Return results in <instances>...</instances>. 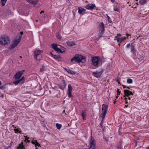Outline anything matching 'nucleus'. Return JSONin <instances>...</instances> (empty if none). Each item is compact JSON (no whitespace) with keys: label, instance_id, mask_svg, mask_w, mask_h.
<instances>
[{"label":"nucleus","instance_id":"nucleus-10","mask_svg":"<svg viewBox=\"0 0 149 149\" xmlns=\"http://www.w3.org/2000/svg\"><path fill=\"white\" fill-rule=\"evenodd\" d=\"M24 71V70H23L20 71H19L17 72L16 73L14 76L15 79H19L21 77Z\"/></svg>","mask_w":149,"mask_h":149},{"label":"nucleus","instance_id":"nucleus-20","mask_svg":"<svg viewBox=\"0 0 149 149\" xmlns=\"http://www.w3.org/2000/svg\"><path fill=\"white\" fill-rule=\"evenodd\" d=\"M23 143L22 142L21 144L19 145V147L18 149L20 148V149H25L24 146L23 145Z\"/></svg>","mask_w":149,"mask_h":149},{"label":"nucleus","instance_id":"nucleus-49","mask_svg":"<svg viewBox=\"0 0 149 149\" xmlns=\"http://www.w3.org/2000/svg\"><path fill=\"white\" fill-rule=\"evenodd\" d=\"M123 86L124 88H125L127 87L125 85H123Z\"/></svg>","mask_w":149,"mask_h":149},{"label":"nucleus","instance_id":"nucleus-47","mask_svg":"<svg viewBox=\"0 0 149 149\" xmlns=\"http://www.w3.org/2000/svg\"><path fill=\"white\" fill-rule=\"evenodd\" d=\"M12 127H13L14 128H15V129H16V127H15V126L14 125H12Z\"/></svg>","mask_w":149,"mask_h":149},{"label":"nucleus","instance_id":"nucleus-8","mask_svg":"<svg viewBox=\"0 0 149 149\" xmlns=\"http://www.w3.org/2000/svg\"><path fill=\"white\" fill-rule=\"evenodd\" d=\"M42 51L41 50H36L34 52L35 58L37 60H40V58L38 57L40 56V54Z\"/></svg>","mask_w":149,"mask_h":149},{"label":"nucleus","instance_id":"nucleus-4","mask_svg":"<svg viewBox=\"0 0 149 149\" xmlns=\"http://www.w3.org/2000/svg\"><path fill=\"white\" fill-rule=\"evenodd\" d=\"M21 37V36H20L18 39H16L15 40L13 43L10 46V49H13L17 46L20 41Z\"/></svg>","mask_w":149,"mask_h":149},{"label":"nucleus","instance_id":"nucleus-35","mask_svg":"<svg viewBox=\"0 0 149 149\" xmlns=\"http://www.w3.org/2000/svg\"><path fill=\"white\" fill-rule=\"evenodd\" d=\"M85 111L83 110L81 111V115L82 116H85Z\"/></svg>","mask_w":149,"mask_h":149},{"label":"nucleus","instance_id":"nucleus-14","mask_svg":"<svg viewBox=\"0 0 149 149\" xmlns=\"http://www.w3.org/2000/svg\"><path fill=\"white\" fill-rule=\"evenodd\" d=\"M124 94L125 95L124 97L127 96L128 97L130 95H133V93L131 91H130L129 90H124Z\"/></svg>","mask_w":149,"mask_h":149},{"label":"nucleus","instance_id":"nucleus-15","mask_svg":"<svg viewBox=\"0 0 149 149\" xmlns=\"http://www.w3.org/2000/svg\"><path fill=\"white\" fill-rule=\"evenodd\" d=\"M26 1L28 2L33 5L37 4L38 2L37 0H26Z\"/></svg>","mask_w":149,"mask_h":149},{"label":"nucleus","instance_id":"nucleus-39","mask_svg":"<svg viewBox=\"0 0 149 149\" xmlns=\"http://www.w3.org/2000/svg\"><path fill=\"white\" fill-rule=\"evenodd\" d=\"M24 137H25V140H24V141L25 142H26V141L28 140L29 138V137H27L26 136H25Z\"/></svg>","mask_w":149,"mask_h":149},{"label":"nucleus","instance_id":"nucleus-1","mask_svg":"<svg viewBox=\"0 0 149 149\" xmlns=\"http://www.w3.org/2000/svg\"><path fill=\"white\" fill-rule=\"evenodd\" d=\"M72 62H78L84 63L86 61L85 58L81 55L76 54L75 56L71 59Z\"/></svg>","mask_w":149,"mask_h":149},{"label":"nucleus","instance_id":"nucleus-34","mask_svg":"<svg viewBox=\"0 0 149 149\" xmlns=\"http://www.w3.org/2000/svg\"><path fill=\"white\" fill-rule=\"evenodd\" d=\"M68 96L69 97H70L72 96V92L68 91Z\"/></svg>","mask_w":149,"mask_h":149},{"label":"nucleus","instance_id":"nucleus-36","mask_svg":"<svg viewBox=\"0 0 149 149\" xmlns=\"http://www.w3.org/2000/svg\"><path fill=\"white\" fill-rule=\"evenodd\" d=\"M13 83H14V84H15V85H17L18 84H19V83H20L19 81L18 80L16 81H14L13 82Z\"/></svg>","mask_w":149,"mask_h":149},{"label":"nucleus","instance_id":"nucleus-52","mask_svg":"<svg viewBox=\"0 0 149 149\" xmlns=\"http://www.w3.org/2000/svg\"><path fill=\"white\" fill-rule=\"evenodd\" d=\"M128 99L129 100H130L131 99V97H128Z\"/></svg>","mask_w":149,"mask_h":149},{"label":"nucleus","instance_id":"nucleus-23","mask_svg":"<svg viewBox=\"0 0 149 149\" xmlns=\"http://www.w3.org/2000/svg\"><path fill=\"white\" fill-rule=\"evenodd\" d=\"M7 0H1V4L2 6H4Z\"/></svg>","mask_w":149,"mask_h":149},{"label":"nucleus","instance_id":"nucleus-5","mask_svg":"<svg viewBox=\"0 0 149 149\" xmlns=\"http://www.w3.org/2000/svg\"><path fill=\"white\" fill-rule=\"evenodd\" d=\"M130 47L131 52L133 54H135L136 52V50L135 49L134 45L132 43L130 44L128 43L127 44L126 46V48L127 49H128Z\"/></svg>","mask_w":149,"mask_h":149},{"label":"nucleus","instance_id":"nucleus-12","mask_svg":"<svg viewBox=\"0 0 149 149\" xmlns=\"http://www.w3.org/2000/svg\"><path fill=\"white\" fill-rule=\"evenodd\" d=\"M66 84L65 83V81L64 80L62 81V82L59 85V88L61 90H63L65 87Z\"/></svg>","mask_w":149,"mask_h":149},{"label":"nucleus","instance_id":"nucleus-44","mask_svg":"<svg viewBox=\"0 0 149 149\" xmlns=\"http://www.w3.org/2000/svg\"><path fill=\"white\" fill-rule=\"evenodd\" d=\"M21 79H22V80L24 82V77H22L21 78Z\"/></svg>","mask_w":149,"mask_h":149},{"label":"nucleus","instance_id":"nucleus-17","mask_svg":"<svg viewBox=\"0 0 149 149\" xmlns=\"http://www.w3.org/2000/svg\"><path fill=\"white\" fill-rule=\"evenodd\" d=\"M99 28L100 30V34H99V37H102V22L100 23Z\"/></svg>","mask_w":149,"mask_h":149},{"label":"nucleus","instance_id":"nucleus-22","mask_svg":"<svg viewBox=\"0 0 149 149\" xmlns=\"http://www.w3.org/2000/svg\"><path fill=\"white\" fill-rule=\"evenodd\" d=\"M99 118L101 120V123H100V125L102 127V113H101L100 116L99 117Z\"/></svg>","mask_w":149,"mask_h":149},{"label":"nucleus","instance_id":"nucleus-54","mask_svg":"<svg viewBox=\"0 0 149 149\" xmlns=\"http://www.w3.org/2000/svg\"><path fill=\"white\" fill-rule=\"evenodd\" d=\"M128 103L127 101V100H125V103L127 104Z\"/></svg>","mask_w":149,"mask_h":149},{"label":"nucleus","instance_id":"nucleus-27","mask_svg":"<svg viewBox=\"0 0 149 149\" xmlns=\"http://www.w3.org/2000/svg\"><path fill=\"white\" fill-rule=\"evenodd\" d=\"M121 35L120 34H117V36H116V38L117 39V40L118 42H119L120 41V38L119 37H118V36H120Z\"/></svg>","mask_w":149,"mask_h":149},{"label":"nucleus","instance_id":"nucleus-7","mask_svg":"<svg viewBox=\"0 0 149 149\" xmlns=\"http://www.w3.org/2000/svg\"><path fill=\"white\" fill-rule=\"evenodd\" d=\"M90 146L89 148L90 149H96L95 141L92 135L90 141Z\"/></svg>","mask_w":149,"mask_h":149},{"label":"nucleus","instance_id":"nucleus-9","mask_svg":"<svg viewBox=\"0 0 149 149\" xmlns=\"http://www.w3.org/2000/svg\"><path fill=\"white\" fill-rule=\"evenodd\" d=\"M108 108V105L103 104V119L105 117Z\"/></svg>","mask_w":149,"mask_h":149},{"label":"nucleus","instance_id":"nucleus-33","mask_svg":"<svg viewBox=\"0 0 149 149\" xmlns=\"http://www.w3.org/2000/svg\"><path fill=\"white\" fill-rule=\"evenodd\" d=\"M106 15L107 16V19H108V21L109 22V23H111L112 22V21L111 20V19L110 18V17L107 15V14H106Z\"/></svg>","mask_w":149,"mask_h":149},{"label":"nucleus","instance_id":"nucleus-63","mask_svg":"<svg viewBox=\"0 0 149 149\" xmlns=\"http://www.w3.org/2000/svg\"><path fill=\"white\" fill-rule=\"evenodd\" d=\"M38 149V148L36 147V149Z\"/></svg>","mask_w":149,"mask_h":149},{"label":"nucleus","instance_id":"nucleus-56","mask_svg":"<svg viewBox=\"0 0 149 149\" xmlns=\"http://www.w3.org/2000/svg\"><path fill=\"white\" fill-rule=\"evenodd\" d=\"M1 97H3V95H1Z\"/></svg>","mask_w":149,"mask_h":149},{"label":"nucleus","instance_id":"nucleus-3","mask_svg":"<svg viewBox=\"0 0 149 149\" xmlns=\"http://www.w3.org/2000/svg\"><path fill=\"white\" fill-rule=\"evenodd\" d=\"M52 48L56 51L58 52L63 53L65 52V50L62 49L63 51L61 50V48L62 46L59 45H57L56 44H53L52 45Z\"/></svg>","mask_w":149,"mask_h":149},{"label":"nucleus","instance_id":"nucleus-46","mask_svg":"<svg viewBox=\"0 0 149 149\" xmlns=\"http://www.w3.org/2000/svg\"><path fill=\"white\" fill-rule=\"evenodd\" d=\"M116 81H117V82H118V83L119 84H120V82L119 81V80H118V79H117V80H116Z\"/></svg>","mask_w":149,"mask_h":149},{"label":"nucleus","instance_id":"nucleus-45","mask_svg":"<svg viewBox=\"0 0 149 149\" xmlns=\"http://www.w3.org/2000/svg\"><path fill=\"white\" fill-rule=\"evenodd\" d=\"M126 35L127 36V37H128L129 36H130V35L128 33L126 34Z\"/></svg>","mask_w":149,"mask_h":149},{"label":"nucleus","instance_id":"nucleus-60","mask_svg":"<svg viewBox=\"0 0 149 149\" xmlns=\"http://www.w3.org/2000/svg\"><path fill=\"white\" fill-rule=\"evenodd\" d=\"M125 107H128V106L127 105H125Z\"/></svg>","mask_w":149,"mask_h":149},{"label":"nucleus","instance_id":"nucleus-24","mask_svg":"<svg viewBox=\"0 0 149 149\" xmlns=\"http://www.w3.org/2000/svg\"><path fill=\"white\" fill-rule=\"evenodd\" d=\"M72 89L73 88L71 85L70 84H69L68 85V91L72 92Z\"/></svg>","mask_w":149,"mask_h":149},{"label":"nucleus","instance_id":"nucleus-58","mask_svg":"<svg viewBox=\"0 0 149 149\" xmlns=\"http://www.w3.org/2000/svg\"><path fill=\"white\" fill-rule=\"evenodd\" d=\"M40 70L41 71V72H42L43 70H42V69H41Z\"/></svg>","mask_w":149,"mask_h":149},{"label":"nucleus","instance_id":"nucleus-57","mask_svg":"<svg viewBox=\"0 0 149 149\" xmlns=\"http://www.w3.org/2000/svg\"><path fill=\"white\" fill-rule=\"evenodd\" d=\"M20 34H23V32H22V31L20 32Z\"/></svg>","mask_w":149,"mask_h":149},{"label":"nucleus","instance_id":"nucleus-11","mask_svg":"<svg viewBox=\"0 0 149 149\" xmlns=\"http://www.w3.org/2000/svg\"><path fill=\"white\" fill-rule=\"evenodd\" d=\"M95 7V5L94 4H88L86 6L85 8L88 10H92Z\"/></svg>","mask_w":149,"mask_h":149},{"label":"nucleus","instance_id":"nucleus-32","mask_svg":"<svg viewBox=\"0 0 149 149\" xmlns=\"http://www.w3.org/2000/svg\"><path fill=\"white\" fill-rule=\"evenodd\" d=\"M127 38L125 37H123L121 38H120V42L121 43L123 41L125 40Z\"/></svg>","mask_w":149,"mask_h":149},{"label":"nucleus","instance_id":"nucleus-2","mask_svg":"<svg viewBox=\"0 0 149 149\" xmlns=\"http://www.w3.org/2000/svg\"><path fill=\"white\" fill-rule=\"evenodd\" d=\"M10 39L8 36L3 35L0 38V44L1 45H7L10 44Z\"/></svg>","mask_w":149,"mask_h":149},{"label":"nucleus","instance_id":"nucleus-50","mask_svg":"<svg viewBox=\"0 0 149 149\" xmlns=\"http://www.w3.org/2000/svg\"><path fill=\"white\" fill-rule=\"evenodd\" d=\"M83 120H85V116H82Z\"/></svg>","mask_w":149,"mask_h":149},{"label":"nucleus","instance_id":"nucleus-40","mask_svg":"<svg viewBox=\"0 0 149 149\" xmlns=\"http://www.w3.org/2000/svg\"><path fill=\"white\" fill-rule=\"evenodd\" d=\"M118 149H123L122 146H121V144L118 147Z\"/></svg>","mask_w":149,"mask_h":149},{"label":"nucleus","instance_id":"nucleus-48","mask_svg":"<svg viewBox=\"0 0 149 149\" xmlns=\"http://www.w3.org/2000/svg\"><path fill=\"white\" fill-rule=\"evenodd\" d=\"M44 12V11H43V10H42L41 11V12H40V14H42V13H43Z\"/></svg>","mask_w":149,"mask_h":149},{"label":"nucleus","instance_id":"nucleus-18","mask_svg":"<svg viewBox=\"0 0 149 149\" xmlns=\"http://www.w3.org/2000/svg\"><path fill=\"white\" fill-rule=\"evenodd\" d=\"M86 10L84 8L79 7L78 8V13L79 14H84L85 13Z\"/></svg>","mask_w":149,"mask_h":149},{"label":"nucleus","instance_id":"nucleus-29","mask_svg":"<svg viewBox=\"0 0 149 149\" xmlns=\"http://www.w3.org/2000/svg\"><path fill=\"white\" fill-rule=\"evenodd\" d=\"M147 0H139V2L141 4H144L146 2Z\"/></svg>","mask_w":149,"mask_h":149},{"label":"nucleus","instance_id":"nucleus-62","mask_svg":"<svg viewBox=\"0 0 149 149\" xmlns=\"http://www.w3.org/2000/svg\"><path fill=\"white\" fill-rule=\"evenodd\" d=\"M146 149H149V147L146 148Z\"/></svg>","mask_w":149,"mask_h":149},{"label":"nucleus","instance_id":"nucleus-6","mask_svg":"<svg viewBox=\"0 0 149 149\" xmlns=\"http://www.w3.org/2000/svg\"><path fill=\"white\" fill-rule=\"evenodd\" d=\"M91 59L92 65L95 66H97L99 64V59L98 57H92Z\"/></svg>","mask_w":149,"mask_h":149},{"label":"nucleus","instance_id":"nucleus-38","mask_svg":"<svg viewBox=\"0 0 149 149\" xmlns=\"http://www.w3.org/2000/svg\"><path fill=\"white\" fill-rule=\"evenodd\" d=\"M114 10L115 11H117V12H120L118 8H114Z\"/></svg>","mask_w":149,"mask_h":149},{"label":"nucleus","instance_id":"nucleus-43","mask_svg":"<svg viewBox=\"0 0 149 149\" xmlns=\"http://www.w3.org/2000/svg\"><path fill=\"white\" fill-rule=\"evenodd\" d=\"M21 79H22V80L24 82V77H22L21 78Z\"/></svg>","mask_w":149,"mask_h":149},{"label":"nucleus","instance_id":"nucleus-21","mask_svg":"<svg viewBox=\"0 0 149 149\" xmlns=\"http://www.w3.org/2000/svg\"><path fill=\"white\" fill-rule=\"evenodd\" d=\"M20 130V129H19L18 128L14 129V131H15V133H19V134H22V133L21 132L22 131Z\"/></svg>","mask_w":149,"mask_h":149},{"label":"nucleus","instance_id":"nucleus-37","mask_svg":"<svg viewBox=\"0 0 149 149\" xmlns=\"http://www.w3.org/2000/svg\"><path fill=\"white\" fill-rule=\"evenodd\" d=\"M117 97L120 94V93H121L120 91H119V89H117Z\"/></svg>","mask_w":149,"mask_h":149},{"label":"nucleus","instance_id":"nucleus-13","mask_svg":"<svg viewBox=\"0 0 149 149\" xmlns=\"http://www.w3.org/2000/svg\"><path fill=\"white\" fill-rule=\"evenodd\" d=\"M102 70L100 72H98L97 71L95 72H92V74L94 76L97 78H98L100 77L102 75Z\"/></svg>","mask_w":149,"mask_h":149},{"label":"nucleus","instance_id":"nucleus-19","mask_svg":"<svg viewBox=\"0 0 149 149\" xmlns=\"http://www.w3.org/2000/svg\"><path fill=\"white\" fill-rule=\"evenodd\" d=\"M67 45L70 46H72L73 45H75L74 42L72 41L70 42L69 41H68L67 42Z\"/></svg>","mask_w":149,"mask_h":149},{"label":"nucleus","instance_id":"nucleus-55","mask_svg":"<svg viewBox=\"0 0 149 149\" xmlns=\"http://www.w3.org/2000/svg\"><path fill=\"white\" fill-rule=\"evenodd\" d=\"M111 1L112 2H113L114 1V0H111Z\"/></svg>","mask_w":149,"mask_h":149},{"label":"nucleus","instance_id":"nucleus-41","mask_svg":"<svg viewBox=\"0 0 149 149\" xmlns=\"http://www.w3.org/2000/svg\"><path fill=\"white\" fill-rule=\"evenodd\" d=\"M20 83H21L23 82V81L22 80V79H20L18 80Z\"/></svg>","mask_w":149,"mask_h":149},{"label":"nucleus","instance_id":"nucleus-31","mask_svg":"<svg viewBox=\"0 0 149 149\" xmlns=\"http://www.w3.org/2000/svg\"><path fill=\"white\" fill-rule=\"evenodd\" d=\"M35 141H36V143L35 144V147H36L37 146H38V147H40L41 146H40V144H39V143L37 142V141L36 140H35Z\"/></svg>","mask_w":149,"mask_h":149},{"label":"nucleus","instance_id":"nucleus-16","mask_svg":"<svg viewBox=\"0 0 149 149\" xmlns=\"http://www.w3.org/2000/svg\"><path fill=\"white\" fill-rule=\"evenodd\" d=\"M50 54L54 58L58 60V61H59V59H61V57L59 55H54L53 52L50 53Z\"/></svg>","mask_w":149,"mask_h":149},{"label":"nucleus","instance_id":"nucleus-53","mask_svg":"<svg viewBox=\"0 0 149 149\" xmlns=\"http://www.w3.org/2000/svg\"><path fill=\"white\" fill-rule=\"evenodd\" d=\"M27 142H28V143H29V142H30V140H27Z\"/></svg>","mask_w":149,"mask_h":149},{"label":"nucleus","instance_id":"nucleus-59","mask_svg":"<svg viewBox=\"0 0 149 149\" xmlns=\"http://www.w3.org/2000/svg\"><path fill=\"white\" fill-rule=\"evenodd\" d=\"M65 112V110H64L63 111V112H62V113H64Z\"/></svg>","mask_w":149,"mask_h":149},{"label":"nucleus","instance_id":"nucleus-51","mask_svg":"<svg viewBox=\"0 0 149 149\" xmlns=\"http://www.w3.org/2000/svg\"><path fill=\"white\" fill-rule=\"evenodd\" d=\"M127 88H128V89H130V90H131V89H130V88L129 87H127Z\"/></svg>","mask_w":149,"mask_h":149},{"label":"nucleus","instance_id":"nucleus-25","mask_svg":"<svg viewBox=\"0 0 149 149\" xmlns=\"http://www.w3.org/2000/svg\"><path fill=\"white\" fill-rule=\"evenodd\" d=\"M66 70L68 72V73H69L72 74H75V72L74 71H73L72 70H70L69 69L66 70Z\"/></svg>","mask_w":149,"mask_h":149},{"label":"nucleus","instance_id":"nucleus-42","mask_svg":"<svg viewBox=\"0 0 149 149\" xmlns=\"http://www.w3.org/2000/svg\"><path fill=\"white\" fill-rule=\"evenodd\" d=\"M31 143L35 145L36 143V141L35 142L34 141L32 140Z\"/></svg>","mask_w":149,"mask_h":149},{"label":"nucleus","instance_id":"nucleus-28","mask_svg":"<svg viewBox=\"0 0 149 149\" xmlns=\"http://www.w3.org/2000/svg\"><path fill=\"white\" fill-rule=\"evenodd\" d=\"M56 127L57 128L58 130L60 129L61 128V126H62L61 124H59L58 123H56Z\"/></svg>","mask_w":149,"mask_h":149},{"label":"nucleus","instance_id":"nucleus-61","mask_svg":"<svg viewBox=\"0 0 149 149\" xmlns=\"http://www.w3.org/2000/svg\"><path fill=\"white\" fill-rule=\"evenodd\" d=\"M1 85V82L0 81V86Z\"/></svg>","mask_w":149,"mask_h":149},{"label":"nucleus","instance_id":"nucleus-64","mask_svg":"<svg viewBox=\"0 0 149 149\" xmlns=\"http://www.w3.org/2000/svg\"><path fill=\"white\" fill-rule=\"evenodd\" d=\"M125 100H126V99H127V98H125Z\"/></svg>","mask_w":149,"mask_h":149},{"label":"nucleus","instance_id":"nucleus-26","mask_svg":"<svg viewBox=\"0 0 149 149\" xmlns=\"http://www.w3.org/2000/svg\"><path fill=\"white\" fill-rule=\"evenodd\" d=\"M56 37L59 40H61V39L62 37L59 35L58 32H57L56 33Z\"/></svg>","mask_w":149,"mask_h":149},{"label":"nucleus","instance_id":"nucleus-30","mask_svg":"<svg viewBox=\"0 0 149 149\" xmlns=\"http://www.w3.org/2000/svg\"><path fill=\"white\" fill-rule=\"evenodd\" d=\"M127 82L128 84H131L132 82V80L131 79H128Z\"/></svg>","mask_w":149,"mask_h":149}]
</instances>
